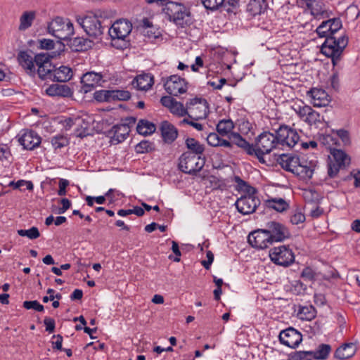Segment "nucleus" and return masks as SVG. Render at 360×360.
<instances>
[{
    "instance_id": "55",
    "label": "nucleus",
    "mask_w": 360,
    "mask_h": 360,
    "mask_svg": "<svg viewBox=\"0 0 360 360\" xmlns=\"http://www.w3.org/2000/svg\"><path fill=\"white\" fill-rule=\"evenodd\" d=\"M301 278L307 281H312L316 279V273L311 267L307 266L302 270Z\"/></svg>"
},
{
    "instance_id": "43",
    "label": "nucleus",
    "mask_w": 360,
    "mask_h": 360,
    "mask_svg": "<svg viewBox=\"0 0 360 360\" xmlns=\"http://www.w3.org/2000/svg\"><path fill=\"white\" fill-rule=\"evenodd\" d=\"M50 142L54 150H58L68 146L70 140L66 136L57 134L51 138Z\"/></svg>"
},
{
    "instance_id": "51",
    "label": "nucleus",
    "mask_w": 360,
    "mask_h": 360,
    "mask_svg": "<svg viewBox=\"0 0 360 360\" xmlns=\"http://www.w3.org/2000/svg\"><path fill=\"white\" fill-rule=\"evenodd\" d=\"M22 307L27 310L34 309L39 312L44 311V305L41 304L37 300L25 301L22 303Z\"/></svg>"
},
{
    "instance_id": "58",
    "label": "nucleus",
    "mask_w": 360,
    "mask_h": 360,
    "mask_svg": "<svg viewBox=\"0 0 360 360\" xmlns=\"http://www.w3.org/2000/svg\"><path fill=\"white\" fill-rule=\"evenodd\" d=\"M342 167L340 165H337L335 162L330 161L328 164V174L330 178L336 176L340 171V169Z\"/></svg>"
},
{
    "instance_id": "22",
    "label": "nucleus",
    "mask_w": 360,
    "mask_h": 360,
    "mask_svg": "<svg viewBox=\"0 0 360 360\" xmlns=\"http://www.w3.org/2000/svg\"><path fill=\"white\" fill-rule=\"evenodd\" d=\"M160 130L163 141L166 143H172L178 137V129L167 120L160 123Z\"/></svg>"
},
{
    "instance_id": "30",
    "label": "nucleus",
    "mask_w": 360,
    "mask_h": 360,
    "mask_svg": "<svg viewBox=\"0 0 360 360\" xmlns=\"http://www.w3.org/2000/svg\"><path fill=\"white\" fill-rule=\"evenodd\" d=\"M72 70L68 66L62 65L55 70V73L50 77V79L57 82H66L71 79Z\"/></svg>"
},
{
    "instance_id": "34",
    "label": "nucleus",
    "mask_w": 360,
    "mask_h": 360,
    "mask_svg": "<svg viewBox=\"0 0 360 360\" xmlns=\"http://www.w3.org/2000/svg\"><path fill=\"white\" fill-rule=\"evenodd\" d=\"M155 130V124L144 119L140 120L136 126V131L144 136L153 134Z\"/></svg>"
},
{
    "instance_id": "4",
    "label": "nucleus",
    "mask_w": 360,
    "mask_h": 360,
    "mask_svg": "<svg viewBox=\"0 0 360 360\" xmlns=\"http://www.w3.org/2000/svg\"><path fill=\"white\" fill-rule=\"evenodd\" d=\"M48 33L60 40H65L68 35H74L73 24L68 20L65 22L62 17H56L49 22L47 26Z\"/></svg>"
},
{
    "instance_id": "29",
    "label": "nucleus",
    "mask_w": 360,
    "mask_h": 360,
    "mask_svg": "<svg viewBox=\"0 0 360 360\" xmlns=\"http://www.w3.org/2000/svg\"><path fill=\"white\" fill-rule=\"evenodd\" d=\"M268 4L266 0H250L247 5V12L252 17L260 15L266 10Z\"/></svg>"
},
{
    "instance_id": "20",
    "label": "nucleus",
    "mask_w": 360,
    "mask_h": 360,
    "mask_svg": "<svg viewBox=\"0 0 360 360\" xmlns=\"http://www.w3.org/2000/svg\"><path fill=\"white\" fill-rule=\"evenodd\" d=\"M130 129L124 125L119 124L114 125L110 129L105 132L107 137L110 138L111 144H118L123 142L129 136Z\"/></svg>"
},
{
    "instance_id": "37",
    "label": "nucleus",
    "mask_w": 360,
    "mask_h": 360,
    "mask_svg": "<svg viewBox=\"0 0 360 360\" xmlns=\"http://www.w3.org/2000/svg\"><path fill=\"white\" fill-rule=\"evenodd\" d=\"M234 128L233 122L231 119H224L220 120L217 124L216 129L217 133L221 136H228L233 132Z\"/></svg>"
},
{
    "instance_id": "53",
    "label": "nucleus",
    "mask_w": 360,
    "mask_h": 360,
    "mask_svg": "<svg viewBox=\"0 0 360 360\" xmlns=\"http://www.w3.org/2000/svg\"><path fill=\"white\" fill-rule=\"evenodd\" d=\"M83 122L80 117H77L76 118L68 117L64 120L61 121L60 123L63 125L65 130H70L75 125H79V122Z\"/></svg>"
},
{
    "instance_id": "64",
    "label": "nucleus",
    "mask_w": 360,
    "mask_h": 360,
    "mask_svg": "<svg viewBox=\"0 0 360 360\" xmlns=\"http://www.w3.org/2000/svg\"><path fill=\"white\" fill-rule=\"evenodd\" d=\"M44 323L46 326V330L49 333L54 332L56 328L55 320L51 317L46 316L44 319Z\"/></svg>"
},
{
    "instance_id": "54",
    "label": "nucleus",
    "mask_w": 360,
    "mask_h": 360,
    "mask_svg": "<svg viewBox=\"0 0 360 360\" xmlns=\"http://www.w3.org/2000/svg\"><path fill=\"white\" fill-rule=\"evenodd\" d=\"M304 121L309 125L316 124L318 122H321V115L312 108L308 117L304 118Z\"/></svg>"
},
{
    "instance_id": "38",
    "label": "nucleus",
    "mask_w": 360,
    "mask_h": 360,
    "mask_svg": "<svg viewBox=\"0 0 360 360\" xmlns=\"http://www.w3.org/2000/svg\"><path fill=\"white\" fill-rule=\"evenodd\" d=\"M329 24V27L328 28V31H329V34L335 35V34L342 28V21L339 18H334L332 19H329L325 21H323L319 25V31L324 27L325 25Z\"/></svg>"
},
{
    "instance_id": "3",
    "label": "nucleus",
    "mask_w": 360,
    "mask_h": 360,
    "mask_svg": "<svg viewBox=\"0 0 360 360\" xmlns=\"http://www.w3.org/2000/svg\"><path fill=\"white\" fill-rule=\"evenodd\" d=\"M101 15L97 13L94 15H87L84 17H78L77 22L84 29L86 34L94 39L101 40V37L104 33L105 26L102 25L100 20Z\"/></svg>"
},
{
    "instance_id": "49",
    "label": "nucleus",
    "mask_w": 360,
    "mask_h": 360,
    "mask_svg": "<svg viewBox=\"0 0 360 360\" xmlns=\"http://www.w3.org/2000/svg\"><path fill=\"white\" fill-rule=\"evenodd\" d=\"M333 134H335L342 141L345 146H349L351 145V139L349 133L347 130L344 129H340L337 130H333Z\"/></svg>"
},
{
    "instance_id": "10",
    "label": "nucleus",
    "mask_w": 360,
    "mask_h": 360,
    "mask_svg": "<svg viewBox=\"0 0 360 360\" xmlns=\"http://www.w3.org/2000/svg\"><path fill=\"white\" fill-rule=\"evenodd\" d=\"M269 232L266 229H259L251 232L248 236V241L252 247L258 250L268 248L273 244Z\"/></svg>"
},
{
    "instance_id": "8",
    "label": "nucleus",
    "mask_w": 360,
    "mask_h": 360,
    "mask_svg": "<svg viewBox=\"0 0 360 360\" xmlns=\"http://www.w3.org/2000/svg\"><path fill=\"white\" fill-rule=\"evenodd\" d=\"M271 260L276 265L289 266L295 262L292 250L286 245L275 247L269 250Z\"/></svg>"
},
{
    "instance_id": "62",
    "label": "nucleus",
    "mask_w": 360,
    "mask_h": 360,
    "mask_svg": "<svg viewBox=\"0 0 360 360\" xmlns=\"http://www.w3.org/2000/svg\"><path fill=\"white\" fill-rule=\"evenodd\" d=\"M343 51H344L340 50L338 52L332 53H329L328 54H323V55L328 58H331L332 64L334 68L335 66L338 65V63L341 60Z\"/></svg>"
},
{
    "instance_id": "44",
    "label": "nucleus",
    "mask_w": 360,
    "mask_h": 360,
    "mask_svg": "<svg viewBox=\"0 0 360 360\" xmlns=\"http://www.w3.org/2000/svg\"><path fill=\"white\" fill-rule=\"evenodd\" d=\"M94 98L98 103L112 102V90H98L94 93Z\"/></svg>"
},
{
    "instance_id": "23",
    "label": "nucleus",
    "mask_w": 360,
    "mask_h": 360,
    "mask_svg": "<svg viewBox=\"0 0 360 360\" xmlns=\"http://www.w3.org/2000/svg\"><path fill=\"white\" fill-rule=\"evenodd\" d=\"M46 94L52 97L70 98L72 96L73 91L67 84H53L46 89Z\"/></svg>"
},
{
    "instance_id": "15",
    "label": "nucleus",
    "mask_w": 360,
    "mask_h": 360,
    "mask_svg": "<svg viewBox=\"0 0 360 360\" xmlns=\"http://www.w3.org/2000/svg\"><path fill=\"white\" fill-rule=\"evenodd\" d=\"M72 36L68 35V38L64 40L72 52H86L91 49L94 46V42L92 39L83 37H72Z\"/></svg>"
},
{
    "instance_id": "11",
    "label": "nucleus",
    "mask_w": 360,
    "mask_h": 360,
    "mask_svg": "<svg viewBox=\"0 0 360 360\" xmlns=\"http://www.w3.org/2000/svg\"><path fill=\"white\" fill-rule=\"evenodd\" d=\"M266 229L269 232V236L271 238V240L273 243L274 242H283L292 236L287 226L276 221H271L266 223Z\"/></svg>"
},
{
    "instance_id": "9",
    "label": "nucleus",
    "mask_w": 360,
    "mask_h": 360,
    "mask_svg": "<svg viewBox=\"0 0 360 360\" xmlns=\"http://www.w3.org/2000/svg\"><path fill=\"white\" fill-rule=\"evenodd\" d=\"M325 41L321 46V52L323 54L344 51L348 44V37L345 34L337 37L335 35L327 34Z\"/></svg>"
},
{
    "instance_id": "36",
    "label": "nucleus",
    "mask_w": 360,
    "mask_h": 360,
    "mask_svg": "<svg viewBox=\"0 0 360 360\" xmlns=\"http://www.w3.org/2000/svg\"><path fill=\"white\" fill-rule=\"evenodd\" d=\"M233 181L236 183V190L242 191L246 195H255L257 193L256 188L250 186L247 181L243 180L239 176H235Z\"/></svg>"
},
{
    "instance_id": "48",
    "label": "nucleus",
    "mask_w": 360,
    "mask_h": 360,
    "mask_svg": "<svg viewBox=\"0 0 360 360\" xmlns=\"http://www.w3.org/2000/svg\"><path fill=\"white\" fill-rule=\"evenodd\" d=\"M131 94L126 90H112V102L115 101H128Z\"/></svg>"
},
{
    "instance_id": "31",
    "label": "nucleus",
    "mask_w": 360,
    "mask_h": 360,
    "mask_svg": "<svg viewBox=\"0 0 360 360\" xmlns=\"http://www.w3.org/2000/svg\"><path fill=\"white\" fill-rule=\"evenodd\" d=\"M185 146L188 149L184 153H191V155L201 156L205 152V146L194 138L187 137L185 139Z\"/></svg>"
},
{
    "instance_id": "26",
    "label": "nucleus",
    "mask_w": 360,
    "mask_h": 360,
    "mask_svg": "<svg viewBox=\"0 0 360 360\" xmlns=\"http://www.w3.org/2000/svg\"><path fill=\"white\" fill-rule=\"evenodd\" d=\"M355 353L356 349L353 342L344 343L336 349L334 357L339 360H345L352 357Z\"/></svg>"
},
{
    "instance_id": "41",
    "label": "nucleus",
    "mask_w": 360,
    "mask_h": 360,
    "mask_svg": "<svg viewBox=\"0 0 360 360\" xmlns=\"http://www.w3.org/2000/svg\"><path fill=\"white\" fill-rule=\"evenodd\" d=\"M316 310L312 305L300 307L297 316L302 320L311 321L316 317Z\"/></svg>"
},
{
    "instance_id": "2",
    "label": "nucleus",
    "mask_w": 360,
    "mask_h": 360,
    "mask_svg": "<svg viewBox=\"0 0 360 360\" xmlns=\"http://www.w3.org/2000/svg\"><path fill=\"white\" fill-rule=\"evenodd\" d=\"M163 10L169 21L179 27L185 28L193 23V18L189 8L182 4L169 2Z\"/></svg>"
},
{
    "instance_id": "25",
    "label": "nucleus",
    "mask_w": 360,
    "mask_h": 360,
    "mask_svg": "<svg viewBox=\"0 0 360 360\" xmlns=\"http://www.w3.org/2000/svg\"><path fill=\"white\" fill-rule=\"evenodd\" d=\"M18 61L19 64L25 69L27 73L32 76H34L36 73L34 60L25 51H20L18 54Z\"/></svg>"
},
{
    "instance_id": "28",
    "label": "nucleus",
    "mask_w": 360,
    "mask_h": 360,
    "mask_svg": "<svg viewBox=\"0 0 360 360\" xmlns=\"http://www.w3.org/2000/svg\"><path fill=\"white\" fill-rule=\"evenodd\" d=\"M229 139L231 141L232 145H236L238 147L243 149L247 154L252 153L254 144L250 143L239 133L231 132L229 135Z\"/></svg>"
},
{
    "instance_id": "59",
    "label": "nucleus",
    "mask_w": 360,
    "mask_h": 360,
    "mask_svg": "<svg viewBox=\"0 0 360 360\" xmlns=\"http://www.w3.org/2000/svg\"><path fill=\"white\" fill-rule=\"evenodd\" d=\"M219 141H221V137L219 134L210 133L207 137V143L212 147H219Z\"/></svg>"
},
{
    "instance_id": "42",
    "label": "nucleus",
    "mask_w": 360,
    "mask_h": 360,
    "mask_svg": "<svg viewBox=\"0 0 360 360\" xmlns=\"http://www.w3.org/2000/svg\"><path fill=\"white\" fill-rule=\"evenodd\" d=\"M155 150V144L148 140H143L135 146L136 153H148Z\"/></svg>"
},
{
    "instance_id": "7",
    "label": "nucleus",
    "mask_w": 360,
    "mask_h": 360,
    "mask_svg": "<svg viewBox=\"0 0 360 360\" xmlns=\"http://www.w3.org/2000/svg\"><path fill=\"white\" fill-rule=\"evenodd\" d=\"M200 158L201 156L191 155V153H183L179 158V169L185 174L196 176L204 166V163H199Z\"/></svg>"
},
{
    "instance_id": "1",
    "label": "nucleus",
    "mask_w": 360,
    "mask_h": 360,
    "mask_svg": "<svg viewBox=\"0 0 360 360\" xmlns=\"http://www.w3.org/2000/svg\"><path fill=\"white\" fill-rule=\"evenodd\" d=\"M131 30L132 24L129 20L123 18L117 20L108 30L111 46L120 50L129 48L130 41L127 37Z\"/></svg>"
},
{
    "instance_id": "46",
    "label": "nucleus",
    "mask_w": 360,
    "mask_h": 360,
    "mask_svg": "<svg viewBox=\"0 0 360 360\" xmlns=\"http://www.w3.org/2000/svg\"><path fill=\"white\" fill-rule=\"evenodd\" d=\"M18 234L22 237H27L30 240H34L40 236V233L37 227L32 226L30 229H19Z\"/></svg>"
},
{
    "instance_id": "39",
    "label": "nucleus",
    "mask_w": 360,
    "mask_h": 360,
    "mask_svg": "<svg viewBox=\"0 0 360 360\" xmlns=\"http://www.w3.org/2000/svg\"><path fill=\"white\" fill-rule=\"evenodd\" d=\"M35 11H25L20 18L19 30H25L30 27L35 18Z\"/></svg>"
},
{
    "instance_id": "60",
    "label": "nucleus",
    "mask_w": 360,
    "mask_h": 360,
    "mask_svg": "<svg viewBox=\"0 0 360 360\" xmlns=\"http://www.w3.org/2000/svg\"><path fill=\"white\" fill-rule=\"evenodd\" d=\"M172 250L174 252V254L176 255V257H173V256L171 255L169 256V259H172L174 262H179L180 261V256L181 255V251L179 250V244L177 242L172 240Z\"/></svg>"
},
{
    "instance_id": "21",
    "label": "nucleus",
    "mask_w": 360,
    "mask_h": 360,
    "mask_svg": "<svg viewBox=\"0 0 360 360\" xmlns=\"http://www.w3.org/2000/svg\"><path fill=\"white\" fill-rule=\"evenodd\" d=\"M53 58L52 53H37L34 56V63L38 66L37 74L41 79H46L47 74L50 73L51 69H45V68L47 67L49 60Z\"/></svg>"
},
{
    "instance_id": "6",
    "label": "nucleus",
    "mask_w": 360,
    "mask_h": 360,
    "mask_svg": "<svg viewBox=\"0 0 360 360\" xmlns=\"http://www.w3.org/2000/svg\"><path fill=\"white\" fill-rule=\"evenodd\" d=\"M188 118L198 121L205 119L209 114V103L205 98L195 97L186 103Z\"/></svg>"
},
{
    "instance_id": "14",
    "label": "nucleus",
    "mask_w": 360,
    "mask_h": 360,
    "mask_svg": "<svg viewBox=\"0 0 360 360\" xmlns=\"http://www.w3.org/2000/svg\"><path fill=\"white\" fill-rule=\"evenodd\" d=\"M278 338L282 345L290 348H296L302 341V333L293 327L281 330Z\"/></svg>"
},
{
    "instance_id": "17",
    "label": "nucleus",
    "mask_w": 360,
    "mask_h": 360,
    "mask_svg": "<svg viewBox=\"0 0 360 360\" xmlns=\"http://www.w3.org/2000/svg\"><path fill=\"white\" fill-rule=\"evenodd\" d=\"M103 75L101 72H95L93 71L84 73L81 77V89L80 91L83 94H86L91 91L103 79Z\"/></svg>"
},
{
    "instance_id": "40",
    "label": "nucleus",
    "mask_w": 360,
    "mask_h": 360,
    "mask_svg": "<svg viewBox=\"0 0 360 360\" xmlns=\"http://www.w3.org/2000/svg\"><path fill=\"white\" fill-rule=\"evenodd\" d=\"M315 167L316 165L311 161L309 163V165L307 162L304 164L303 162H300V166H299V170L296 174L301 178L310 179L313 176Z\"/></svg>"
},
{
    "instance_id": "24",
    "label": "nucleus",
    "mask_w": 360,
    "mask_h": 360,
    "mask_svg": "<svg viewBox=\"0 0 360 360\" xmlns=\"http://www.w3.org/2000/svg\"><path fill=\"white\" fill-rule=\"evenodd\" d=\"M307 96L313 100V105L315 107L326 106L329 103L328 93L322 89L312 88L307 92Z\"/></svg>"
},
{
    "instance_id": "56",
    "label": "nucleus",
    "mask_w": 360,
    "mask_h": 360,
    "mask_svg": "<svg viewBox=\"0 0 360 360\" xmlns=\"http://www.w3.org/2000/svg\"><path fill=\"white\" fill-rule=\"evenodd\" d=\"M311 109L312 108L311 106L304 105L303 106L299 105L297 108L295 109V110L297 115L300 117V118L304 120V118H307V117H308Z\"/></svg>"
},
{
    "instance_id": "19",
    "label": "nucleus",
    "mask_w": 360,
    "mask_h": 360,
    "mask_svg": "<svg viewBox=\"0 0 360 360\" xmlns=\"http://www.w3.org/2000/svg\"><path fill=\"white\" fill-rule=\"evenodd\" d=\"M18 142L24 149L32 150L39 146L41 138L35 131L26 129L19 137Z\"/></svg>"
},
{
    "instance_id": "13",
    "label": "nucleus",
    "mask_w": 360,
    "mask_h": 360,
    "mask_svg": "<svg viewBox=\"0 0 360 360\" xmlns=\"http://www.w3.org/2000/svg\"><path fill=\"white\" fill-rule=\"evenodd\" d=\"M255 149L270 153L273 149L278 147L275 141L274 134L269 131H264L258 135L255 139Z\"/></svg>"
},
{
    "instance_id": "33",
    "label": "nucleus",
    "mask_w": 360,
    "mask_h": 360,
    "mask_svg": "<svg viewBox=\"0 0 360 360\" xmlns=\"http://www.w3.org/2000/svg\"><path fill=\"white\" fill-rule=\"evenodd\" d=\"M330 154L337 165L344 167L350 165L351 158L344 150L333 148H330Z\"/></svg>"
},
{
    "instance_id": "32",
    "label": "nucleus",
    "mask_w": 360,
    "mask_h": 360,
    "mask_svg": "<svg viewBox=\"0 0 360 360\" xmlns=\"http://www.w3.org/2000/svg\"><path fill=\"white\" fill-rule=\"evenodd\" d=\"M331 346L328 344H320L316 350L307 351L310 357L317 360H326L328 358L329 354L331 352Z\"/></svg>"
},
{
    "instance_id": "45",
    "label": "nucleus",
    "mask_w": 360,
    "mask_h": 360,
    "mask_svg": "<svg viewBox=\"0 0 360 360\" xmlns=\"http://www.w3.org/2000/svg\"><path fill=\"white\" fill-rule=\"evenodd\" d=\"M306 6L307 8L311 11V15L316 18L319 15H323L326 13L321 6L316 3L315 0H307Z\"/></svg>"
},
{
    "instance_id": "27",
    "label": "nucleus",
    "mask_w": 360,
    "mask_h": 360,
    "mask_svg": "<svg viewBox=\"0 0 360 360\" xmlns=\"http://www.w3.org/2000/svg\"><path fill=\"white\" fill-rule=\"evenodd\" d=\"M133 85L136 84V87L142 91H147L154 84V77L150 73H143L138 75L132 82Z\"/></svg>"
},
{
    "instance_id": "18",
    "label": "nucleus",
    "mask_w": 360,
    "mask_h": 360,
    "mask_svg": "<svg viewBox=\"0 0 360 360\" xmlns=\"http://www.w3.org/2000/svg\"><path fill=\"white\" fill-rule=\"evenodd\" d=\"M276 161L284 170L293 174L298 172L301 162L297 155L285 153L279 155Z\"/></svg>"
},
{
    "instance_id": "57",
    "label": "nucleus",
    "mask_w": 360,
    "mask_h": 360,
    "mask_svg": "<svg viewBox=\"0 0 360 360\" xmlns=\"http://www.w3.org/2000/svg\"><path fill=\"white\" fill-rule=\"evenodd\" d=\"M303 353H307V351H296L292 352L289 355L288 360H312L308 358V356H309L308 354Z\"/></svg>"
},
{
    "instance_id": "63",
    "label": "nucleus",
    "mask_w": 360,
    "mask_h": 360,
    "mask_svg": "<svg viewBox=\"0 0 360 360\" xmlns=\"http://www.w3.org/2000/svg\"><path fill=\"white\" fill-rule=\"evenodd\" d=\"M11 155L9 147L6 144H0V161L8 160Z\"/></svg>"
},
{
    "instance_id": "12",
    "label": "nucleus",
    "mask_w": 360,
    "mask_h": 360,
    "mask_svg": "<svg viewBox=\"0 0 360 360\" xmlns=\"http://www.w3.org/2000/svg\"><path fill=\"white\" fill-rule=\"evenodd\" d=\"M260 203L259 198L255 195H245L238 198L235 205L240 213L245 215L255 212Z\"/></svg>"
},
{
    "instance_id": "5",
    "label": "nucleus",
    "mask_w": 360,
    "mask_h": 360,
    "mask_svg": "<svg viewBox=\"0 0 360 360\" xmlns=\"http://www.w3.org/2000/svg\"><path fill=\"white\" fill-rule=\"evenodd\" d=\"M275 141L278 146L293 148L298 143L300 136L297 131L286 124H281L278 129H274Z\"/></svg>"
},
{
    "instance_id": "47",
    "label": "nucleus",
    "mask_w": 360,
    "mask_h": 360,
    "mask_svg": "<svg viewBox=\"0 0 360 360\" xmlns=\"http://www.w3.org/2000/svg\"><path fill=\"white\" fill-rule=\"evenodd\" d=\"M169 110L172 114L179 117L188 116V107L186 105L184 107L181 102L177 101L172 105Z\"/></svg>"
},
{
    "instance_id": "50",
    "label": "nucleus",
    "mask_w": 360,
    "mask_h": 360,
    "mask_svg": "<svg viewBox=\"0 0 360 360\" xmlns=\"http://www.w3.org/2000/svg\"><path fill=\"white\" fill-rule=\"evenodd\" d=\"M201 2L207 10L216 11L221 8L224 0H201Z\"/></svg>"
},
{
    "instance_id": "35",
    "label": "nucleus",
    "mask_w": 360,
    "mask_h": 360,
    "mask_svg": "<svg viewBox=\"0 0 360 360\" xmlns=\"http://www.w3.org/2000/svg\"><path fill=\"white\" fill-rule=\"evenodd\" d=\"M267 207L273 209L278 212H283L289 208V204L283 198H274L266 200Z\"/></svg>"
},
{
    "instance_id": "16",
    "label": "nucleus",
    "mask_w": 360,
    "mask_h": 360,
    "mask_svg": "<svg viewBox=\"0 0 360 360\" xmlns=\"http://www.w3.org/2000/svg\"><path fill=\"white\" fill-rule=\"evenodd\" d=\"M186 85L187 82L185 79L174 75L167 79L164 86L169 94L177 96L179 94H184L186 91Z\"/></svg>"
},
{
    "instance_id": "52",
    "label": "nucleus",
    "mask_w": 360,
    "mask_h": 360,
    "mask_svg": "<svg viewBox=\"0 0 360 360\" xmlns=\"http://www.w3.org/2000/svg\"><path fill=\"white\" fill-rule=\"evenodd\" d=\"M240 0H224L221 8L228 13H233L234 10L239 6Z\"/></svg>"
},
{
    "instance_id": "61",
    "label": "nucleus",
    "mask_w": 360,
    "mask_h": 360,
    "mask_svg": "<svg viewBox=\"0 0 360 360\" xmlns=\"http://www.w3.org/2000/svg\"><path fill=\"white\" fill-rule=\"evenodd\" d=\"M39 48L40 49L52 50L55 47V43L53 40L49 39H42L39 41Z\"/></svg>"
}]
</instances>
